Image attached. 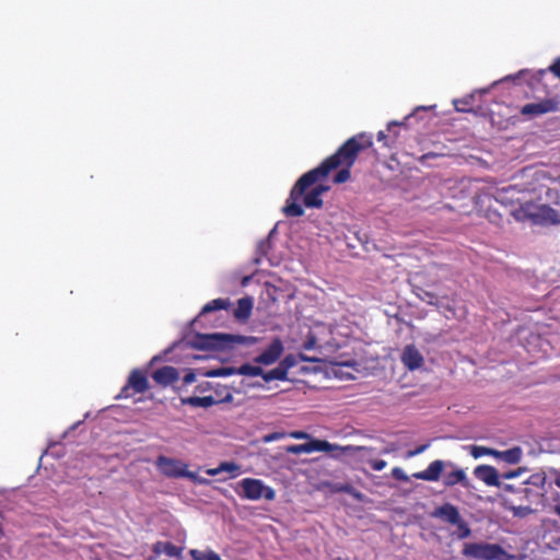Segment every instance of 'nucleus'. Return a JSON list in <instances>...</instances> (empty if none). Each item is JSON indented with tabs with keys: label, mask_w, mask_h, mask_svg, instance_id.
Instances as JSON below:
<instances>
[{
	"label": "nucleus",
	"mask_w": 560,
	"mask_h": 560,
	"mask_svg": "<svg viewBox=\"0 0 560 560\" xmlns=\"http://www.w3.org/2000/svg\"><path fill=\"white\" fill-rule=\"evenodd\" d=\"M164 545H165L164 541H158L156 544H154L153 552L156 553V555H160L161 552H163L164 551Z\"/></svg>",
	"instance_id": "a18cd8bd"
},
{
	"label": "nucleus",
	"mask_w": 560,
	"mask_h": 560,
	"mask_svg": "<svg viewBox=\"0 0 560 560\" xmlns=\"http://www.w3.org/2000/svg\"><path fill=\"white\" fill-rule=\"evenodd\" d=\"M463 555L478 560H503L506 551L498 544L471 542L465 546Z\"/></svg>",
	"instance_id": "423d86ee"
},
{
	"label": "nucleus",
	"mask_w": 560,
	"mask_h": 560,
	"mask_svg": "<svg viewBox=\"0 0 560 560\" xmlns=\"http://www.w3.org/2000/svg\"><path fill=\"white\" fill-rule=\"evenodd\" d=\"M373 145L372 136L361 132L348 139L334 154L326 158L317 167L303 174L294 184L290 196L283 207V213L288 218H298L304 214L299 203L300 197L311 186L326 179L328 175L340 168L334 177L335 184H343L350 179V168L355 163L360 152Z\"/></svg>",
	"instance_id": "f257e3e1"
},
{
	"label": "nucleus",
	"mask_w": 560,
	"mask_h": 560,
	"mask_svg": "<svg viewBox=\"0 0 560 560\" xmlns=\"http://www.w3.org/2000/svg\"><path fill=\"white\" fill-rule=\"evenodd\" d=\"M261 377L266 383H269V382L276 381V380L277 381H287L288 374L284 372V370L278 363V365L275 369H272L270 371H264V373L261 374Z\"/></svg>",
	"instance_id": "5701e85b"
},
{
	"label": "nucleus",
	"mask_w": 560,
	"mask_h": 560,
	"mask_svg": "<svg viewBox=\"0 0 560 560\" xmlns=\"http://www.w3.org/2000/svg\"><path fill=\"white\" fill-rule=\"evenodd\" d=\"M401 126H402V122H398V121H390V122H388V125H387V132L390 136V139L385 141V147L386 148H393L397 143V140H398V137H399L397 128H399Z\"/></svg>",
	"instance_id": "a878e982"
},
{
	"label": "nucleus",
	"mask_w": 560,
	"mask_h": 560,
	"mask_svg": "<svg viewBox=\"0 0 560 560\" xmlns=\"http://www.w3.org/2000/svg\"><path fill=\"white\" fill-rule=\"evenodd\" d=\"M182 384L179 386L185 387L189 384H192L196 381V374L194 372H188L184 375V377L180 380Z\"/></svg>",
	"instance_id": "4c0bfd02"
},
{
	"label": "nucleus",
	"mask_w": 560,
	"mask_h": 560,
	"mask_svg": "<svg viewBox=\"0 0 560 560\" xmlns=\"http://www.w3.org/2000/svg\"><path fill=\"white\" fill-rule=\"evenodd\" d=\"M431 155H432V154H423L422 160H425V159H428V158H429V156H431Z\"/></svg>",
	"instance_id": "5fc2aeb1"
},
{
	"label": "nucleus",
	"mask_w": 560,
	"mask_h": 560,
	"mask_svg": "<svg viewBox=\"0 0 560 560\" xmlns=\"http://www.w3.org/2000/svg\"><path fill=\"white\" fill-rule=\"evenodd\" d=\"M255 340L253 337H245L240 335L230 334H206L196 335L195 339L190 342L191 347L199 350H228L233 348L234 345H247Z\"/></svg>",
	"instance_id": "39448f33"
},
{
	"label": "nucleus",
	"mask_w": 560,
	"mask_h": 560,
	"mask_svg": "<svg viewBox=\"0 0 560 560\" xmlns=\"http://www.w3.org/2000/svg\"><path fill=\"white\" fill-rule=\"evenodd\" d=\"M328 190V186H324L322 184H318L314 188H312L308 192L306 190L304 194L300 197V199L303 197V203L306 208H322L323 207V199L322 195Z\"/></svg>",
	"instance_id": "f3484780"
},
{
	"label": "nucleus",
	"mask_w": 560,
	"mask_h": 560,
	"mask_svg": "<svg viewBox=\"0 0 560 560\" xmlns=\"http://www.w3.org/2000/svg\"><path fill=\"white\" fill-rule=\"evenodd\" d=\"M280 366L284 370V372L288 374L289 370L294 368L298 364V358L290 353L287 354L280 362Z\"/></svg>",
	"instance_id": "2f4dec72"
},
{
	"label": "nucleus",
	"mask_w": 560,
	"mask_h": 560,
	"mask_svg": "<svg viewBox=\"0 0 560 560\" xmlns=\"http://www.w3.org/2000/svg\"><path fill=\"white\" fill-rule=\"evenodd\" d=\"M400 360L409 371L418 370L424 363L423 355L415 345H407L404 348Z\"/></svg>",
	"instance_id": "4468645a"
},
{
	"label": "nucleus",
	"mask_w": 560,
	"mask_h": 560,
	"mask_svg": "<svg viewBox=\"0 0 560 560\" xmlns=\"http://www.w3.org/2000/svg\"><path fill=\"white\" fill-rule=\"evenodd\" d=\"M253 310V299L249 296L242 298L237 301V306L233 315L238 320H246L249 318Z\"/></svg>",
	"instance_id": "a211bd4d"
},
{
	"label": "nucleus",
	"mask_w": 560,
	"mask_h": 560,
	"mask_svg": "<svg viewBox=\"0 0 560 560\" xmlns=\"http://www.w3.org/2000/svg\"><path fill=\"white\" fill-rule=\"evenodd\" d=\"M546 72H547L546 70H542V71H540V74L544 75V74H546Z\"/></svg>",
	"instance_id": "13d9d810"
},
{
	"label": "nucleus",
	"mask_w": 560,
	"mask_h": 560,
	"mask_svg": "<svg viewBox=\"0 0 560 560\" xmlns=\"http://www.w3.org/2000/svg\"><path fill=\"white\" fill-rule=\"evenodd\" d=\"M559 107V101L556 98H544L537 103H528L521 107L520 113L529 118L538 117L548 113L556 112Z\"/></svg>",
	"instance_id": "9d476101"
},
{
	"label": "nucleus",
	"mask_w": 560,
	"mask_h": 560,
	"mask_svg": "<svg viewBox=\"0 0 560 560\" xmlns=\"http://www.w3.org/2000/svg\"><path fill=\"white\" fill-rule=\"evenodd\" d=\"M233 374H236V368H220L207 372V376L210 377L230 376Z\"/></svg>",
	"instance_id": "7c9ffc66"
},
{
	"label": "nucleus",
	"mask_w": 560,
	"mask_h": 560,
	"mask_svg": "<svg viewBox=\"0 0 560 560\" xmlns=\"http://www.w3.org/2000/svg\"><path fill=\"white\" fill-rule=\"evenodd\" d=\"M189 555L192 560H221V557L213 550L190 549Z\"/></svg>",
	"instance_id": "393cba45"
},
{
	"label": "nucleus",
	"mask_w": 560,
	"mask_h": 560,
	"mask_svg": "<svg viewBox=\"0 0 560 560\" xmlns=\"http://www.w3.org/2000/svg\"><path fill=\"white\" fill-rule=\"evenodd\" d=\"M545 476L542 474H534L532 475L526 483L528 485H535V486H542L545 483Z\"/></svg>",
	"instance_id": "f704fd0d"
},
{
	"label": "nucleus",
	"mask_w": 560,
	"mask_h": 560,
	"mask_svg": "<svg viewBox=\"0 0 560 560\" xmlns=\"http://www.w3.org/2000/svg\"><path fill=\"white\" fill-rule=\"evenodd\" d=\"M395 450V447L393 446H387L385 448H383L380 453L381 454H389L390 452H393Z\"/></svg>",
	"instance_id": "49530a36"
},
{
	"label": "nucleus",
	"mask_w": 560,
	"mask_h": 560,
	"mask_svg": "<svg viewBox=\"0 0 560 560\" xmlns=\"http://www.w3.org/2000/svg\"><path fill=\"white\" fill-rule=\"evenodd\" d=\"M180 400H182L183 405H188L191 407H202V408H208V407H211V406L218 404V399H215L211 395L203 396V397L190 396V397L182 398Z\"/></svg>",
	"instance_id": "aec40b11"
},
{
	"label": "nucleus",
	"mask_w": 560,
	"mask_h": 560,
	"mask_svg": "<svg viewBox=\"0 0 560 560\" xmlns=\"http://www.w3.org/2000/svg\"><path fill=\"white\" fill-rule=\"evenodd\" d=\"M511 511L513 512L514 516H526L533 512V509L530 506H511Z\"/></svg>",
	"instance_id": "473e14b6"
},
{
	"label": "nucleus",
	"mask_w": 560,
	"mask_h": 560,
	"mask_svg": "<svg viewBox=\"0 0 560 560\" xmlns=\"http://www.w3.org/2000/svg\"><path fill=\"white\" fill-rule=\"evenodd\" d=\"M152 380L162 387L172 386L175 390L182 392V386H178L179 373L176 368L164 365L152 373Z\"/></svg>",
	"instance_id": "9b49d317"
},
{
	"label": "nucleus",
	"mask_w": 560,
	"mask_h": 560,
	"mask_svg": "<svg viewBox=\"0 0 560 560\" xmlns=\"http://www.w3.org/2000/svg\"><path fill=\"white\" fill-rule=\"evenodd\" d=\"M313 345H314V339L308 340L305 345V349H311L313 347Z\"/></svg>",
	"instance_id": "8fccbe9b"
},
{
	"label": "nucleus",
	"mask_w": 560,
	"mask_h": 560,
	"mask_svg": "<svg viewBox=\"0 0 560 560\" xmlns=\"http://www.w3.org/2000/svg\"><path fill=\"white\" fill-rule=\"evenodd\" d=\"M504 489H505L506 491H514V487H513L512 485H505V486H504Z\"/></svg>",
	"instance_id": "864d4df0"
},
{
	"label": "nucleus",
	"mask_w": 560,
	"mask_h": 560,
	"mask_svg": "<svg viewBox=\"0 0 560 560\" xmlns=\"http://www.w3.org/2000/svg\"><path fill=\"white\" fill-rule=\"evenodd\" d=\"M149 388L147 375L139 369L130 372L126 385L120 389L116 399L130 398L136 394H143Z\"/></svg>",
	"instance_id": "1a4fd4ad"
},
{
	"label": "nucleus",
	"mask_w": 560,
	"mask_h": 560,
	"mask_svg": "<svg viewBox=\"0 0 560 560\" xmlns=\"http://www.w3.org/2000/svg\"><path fill=\"white\" fill-rule=\"evenodd\" d=\"M443 475V485L446 488L462 485L468 488L469 480L463 468L456 467L452 462H444L435 459L429 464L427 469L412 474V477L418 480L435 482L439 481Z\"/></svg>",
	"instance_id": "7ed1b4c3"
},
{
	"label": "nucleus",
	"mask_w": 560,
	"mask_h": 560,
	"mask_svg": "<svg viewBox=\"0 0 560 560\" xmlns=\"http://www.w3.org/2000/svg\"><path fill=\"white\" fill-rule=\"evenodd\" d=\"M163 552L166 556H168V557L180 559L182 558L183 548L182 547H177L173 542L165 541L164 551Z\"/></svg>",
	"instance_id": "c756f323"
},
{
	"label": "nucleus",
	"mask_w": 560,
	"mask_h": 560,
	"mask_svg": "<svg viewBox=\"0 0 560 560\" xmlns=\"http://www.w3.org/2000/svg\"><path fill=\"white\" fill-rule=\"evenodd\" d=\"M207 388H214L210 383H206Z\"/></svg>",
	"instance_id": "6e6d98bb"
},
{
	"label": "nucleus",
	"mask_w": 560,
	"mask_h": 560,
	"mask_svg": "<svg viewBox=\"0 0 560 560\" xmlns=\"http://www.w3.org/2000/svg\"><path fill=\"white\" fill-rule=\"evenodd\" d=\"M432 517L439 518L444 523L454 525L459 522V517L462 516L458 509L452 503H444L434 509L432 512Z\"/></svg>",
	"instance_id": "2eb2a0df"
},
{
	"label": "nucleus",
	"mask_w": 560,
	"mask_h": 560,
	"mask_svg": "<svg viewBox=\"0 0 560 560\" xmlns=\"http://www.w3.org/2000/svg\"><path fill=\"white\" fill-rule=\"evenodd\" d=\"M284 436H285V433H283V432H272L270 434L265 435L262 440H264V442L269 443V442L278 441Z\"/></svg>",
	"instance_id": "e433bc0d"
},
{
	"label": "nucleus",
	"mask_w": 560,
	"mask_h": 560,
	"mask_svg": "<svg viewBox=\"0 0 560 560\" xmlns=\"http://www.w3.org/2000/svg\"><path fill=\"white\" fill-rule=\"evenodd\" d=\"M495 451L497 450L489 448V447H486V446H479V445H471L470 446V455L474 458H479V457H482V456H486V455H490V456H493L495 458Z\"/></svg>",
	"instance_id": "cd10ccee"
},
{
	"label": "nucleus",
	"mask_w": 560,
	"mask_h": 560,
	"mask_svg": "<svg viewBox=\"0 0 560 560\" xmlns=\"http://www.w3.org/2000/svg\"><path fill=\"white\" fill-rule=\"evenodd\" d=\"M332 560H349V559H342L341 557L334 558Z\"/></svg>",
	"instance_id": "4d7b16f0"
},
{
	"label": "nucleus",
	"mask_w": 560,
	"mask_h": 560,
	"mask_svg": "<svg viewBox=\"0 0 560 560\" xmlns=\"http://www.w3.org/2000/svg\"><path fill=\"white\" fill-rule=\"evenodd\" d=\"M247 386L249 387H264L262 384H260L259 382H255V383H252V384H247Z\"/></svg>",
	"instance_id": "09e8293b"
},
{
	"label": "nucleus",
	"mask_w": 560,
	"mask_h": 560,
	"mask_svg": "<svg viewBox=\"0 0 560 560\" xmlns=\"http://www.w3.org/2000/svg\"><path fill=\"white\" fill-rule=\"evenodd\" d=\"M155 465L160 472L168 478H189L194 479L195 474L189 471L188 465L180 459L171 458L160 455L156 458Z\"/></svg>",
	"instance_id": "6e6552de"
},
{
	"label": "nucleus",
	"mask_w": 560,
	"mask_h": 560,
	"mask_svg": "<svg viewBox=\"0 0 560 560\" xmlns=\"http://www.w3.org/2000/svg\"><path fill=\"white\" fill-rule=\"evenodd\" d=\"M421 300L424 301L425 303H428L429 305H434V306L438 305V298L432 292L424 291L423 295L421 296Z\"/></svg>",
	"instance_id": "c9c22d12"
},
{
	"label": "nucleus",
	"mask_w": 560,
	"mask_h": 560,
	"mask_svg": "<svg viewBox=\"0 0 560 560\" xmlns=\"http://www.w3.org/2000/svg\"><path fill=\"white\" fill-rule=\"evenodd\" d=\"M553 512L560 517V504L555 505Z\"/></svg>",
	"instance_id": "3c124183"
},
{
	"label": "nucleus",
	"mask_w": 560,
	"mask_h": 560,
	"mask_svg": "<svg viewBox=\"0 0 560 560\" xmlns=\"http://www.w3.org/2000/svg\"><path fill=\"white\" fill-rule=\"evenodd\" d=\"M386 462L383 459H374L370 462V466L375 471H381L386 467Z\"/></svg>",
	"instance_id": "58836bf2"
},
{
	"label": "nucleus",
	"mask_w": 560,
	"mask_h": 560,
	"mask_svg": "<svg viewBox=\"0 0 560 560\" xmlns=\"http://www.w3.org/2000/svg\"><path fill=\"white\" fill-rule=\"evenodd\" d=\"M525 470H526L525 468H517L515 470H511V471L504 472L502 475V478H504V479L516 478V477H518L522 474V471H525Z\"/></svg>",
	"instance_id": "a19ab883"
},
{
	"label": "nucleus",
	"mask_w": 560,
	"mask_h": 560,
	"mask_svg": "<svg viewBox=\"0 0 560 560\" xmlns=\"http://www.w3.org/2000/svg\"><path fill=\"white\" fill-rule=\"evenodd\" d=\"M264 369L260 365H253L249 363L242 364L236 368V374L246 376H261Z\"/></svg>",
	"instance_id": "b1692460"
},
{
	"label": "nucleus",
	"mask_w": 560,
	"mask_h": 560,
	"mask_svg": "<svg viewBox=\"0 0 560 560\" xmlns=\"http://www.w3.org/2000/svg\"><path fill=\"white\" fill-rule=\"evenodd\" d=\"M390 139V136L388 135V132H385L383 130L378 131L377 133V140L383 142V145L385 147V141L386 140H389Z\"/></svg>",
	"instance_id": "c03bdc74"
},
{
	"label": "nucleus",
	"mask_w": 560,
	"mask_h": 560,
	"mask_svg": "<svg viewBox=\"0 0 560 560\" xmlns=\"http://www.w3.org/2000/svg\"><path fill=\"white\" fill-rule=\"evenodd\" d=\"M520 492L524 493L527 497L530 493V490L527 487H525V488H521Z\"/></svg>",
	"instance_id": "de8ad7c7"
},
{
	"label": "nucleus",
	"mask_w": 560,
	"mask_h": 560,
	"mask_svg": "<svg viewBox=\"0 0 560 560\" xmlns=\"http://www.w3.org/2000/svg\"><path fill=\"white\" fill-rule=\"evenodd\" d=\"M372 447L368 446H354V445H346L340 446L338 444H331L325 440L312 439L307 443L303 444H293L287 447V452L290 454L299 455V454H310L313 452H337L332 454V457H338L340 454H355L359 452H372Z\"/></svg>",
	"instance_id": "20e7f679"
},
{
	"label": "nucleus",
	"mask_w": 560,
	"mask_h": 560,
	"mask_svg": "<svg viewBox=\"0 0 560 560\" xmlns=\"http://www.w3.org/2000/svg\"><path fill=\"white\" fill-rule=\"evenodd\" d=\"M523 451L520 446H514L506 451H495V458L508 464H518L522 459Z\"/></svg>",
	"instance_id": "6ab92c4d"
},
{
	"label": "nucleus",
	"mask_w": 560,
	"mask_h": 560,
	"mask_svg": "<svg viewBox=\"0 0 560 560\" xmlns=\"http://www.w3.org/2000/svg\"><path fill=\"white\" fill-rule=\"evenodd\" d=\"M240 485L242 488L240 495L242 498L253 501H257L262 498L267 501H272L276 498V491L272 488L265 486V483L259 479L245 478Z\"/></svg>",
	"instance_id": "0eeeda50"
},
{
	"label": "nucleus",
	"mask_w": 560,
	"mask_h": 560,
	"mask_svg": "<svg viewBox=\"0 0 560 560\" xmlns=\"http://www.w3.org/2000/svg\"><path fill=\"white\" fill-rule=\"evenodd\" d=\"M230 307V302L226 299H214L210 302H208L201 310L200 316L206 315L208 313L220 311V310H228Z\"/></svg>",
	"instance_id": "412c9836"
},
{
	"label": "nucleus",
	"mask_w": 560,
	"mask_h": 560,
	"mask_svg": "<svg viewBox=\"0 0 560 560\" xmlns=\"http://www.w3.org/2000/svg\"><path fill=\"white\" fill-rule=\"evenodd\" d=\"M454 526H456V536L458 539H465L471 535V529L469 525L463 520V517H459V522L455 523Z\"/></svg>",
	"instance_id": "c85d7f7f"
},
{
	"label": "nucleus",
	"mask_w": 560,
	"mask_h": 560,
	"mask_svg": "<svg viewBox=\"0 0 560 560\" xmlns=\"http://www.w3.org/2000/svg\"><path fill=\"white\" fill-rule=\"evenodd\" d=\"M392 476L399 481L407 482L409 481V477L405 474V471L400 467H395L392 470Z\"/></svg>",
	"instance_id": "72a5a7b5"
},
{
	"label": "nucleus",
	"mask_w": 560,
	"mask_h": 560,
	"mask_svg": "<svg viewBox=\"0 0 560 560\" xmlns=\"http://www.w3.org/2000/svg\"><path fill=\"white\" fill-rule=\"evenodd\" d=\"M293 439L302 440V439H308L310 435L303 431H293L289 434Z\"/></svg>",
	"instance_id": "37998d69"
},
{
	"label": "nucleus",
	"mask_w": 560,
	"mask_h": 560,
	"mask_svg": "<svg viewBox=\"0 0 560 560\" xmlns=\"http://www.w3.org/2000/svg\"><path fill=\"white\" fill-rule=\"evenodd\" d=\"M283 351L282 340L276 337L261 353L254 358V362L260 365H271L281 358Z\"/></svg>",
	"instance_id": "ddd939ff"
},
{
	"label": "nucleus",
	"mask_w": 560,
	"mask_h": 560,
	"mask_svg": "<svg viewBox=\"0 0 560 560\" xmlns=\"http://www.w3.org/2000/svg\"><path fill=\"white\" fill-rule=\"evenodd\" d=\"M214 392H215L214 398L218 399V402H230L233 400L232 393L228 385L217 384Z\"/></svg>",
	"instance_id": "bb28decb"
},
{
	"label": "nucleus",
	"mask_w": 560,
	"mask_h": 560,
	"mask_svg": "<svg viewBox=\"0 0 560 560\" xmlns=\"http://www.w3.org/2000/svg\"><path fill=\"white\" fill-rule=\"evenodd\" d=\"M474 475L477 479L485 482L487 486L500 487V478L498 470L491 465H479L474 469Z\"/></svg>",
	"instance_id": "dca6fc26"
},
{
	"label": "nucleus",
	"mask_w": 560,
	"mask_h": 560,
	"mask_svg": "<svg viewBox=\"0 0 560 560\" xmlns=\"http://www.w3.org/2000/svg\"><path fill=\"white\" fill-rule=\"evenodd\" d=\"M459 103H463V102H462V101H459V102H456V103H455L456 109H457L458 112H466V109H465L464 107H458V104H459Z\"/></svg>",
	"instance_id": "603ef678"
},
{
	"label": "nucleus",
	"mask_w": 560,
	"mask_h": 560,
	"mask_svg": "<svg viewBox=\"0 0 560 560\" xmlns=\"http://www.w3.org/2000/svg\"><path fill=\"white\" fill-rule=\"evenodd\" d=\"M530 197L518 203V208L511 211L513 218L518 222L530 221L537 223L540 220L539 207L534 203Z\"/></svg>",
	"instance_id": "f8f14e48"
},
{
	"label": "nucleus",
	"mask_w": 560,
	"mask_h": 560,
	"mask_svg": "<svg viewBox=\"0 0 560 560\" xmlns=\"http://www.w3.org/2000/svg\"><path fill=\"white\" fill-rule=\"evenodd\" d=\"M222 471L230 472L232 477H236L241 474V466L233 462H223L218 468L209 470L208 474L214 476Z\"/></svg>",
	"instance_id": "4be33fe9"
},
{
	"label": "nucleus",
	"mask_w": 560,
	"mask_h": 560,
	"mask_svg": "<svg viewBox=\"0 0 560 560\" xmlns=\"http://www.w3.org/2000/svg\"><path fill=\"white\" fill-rule=\"evenodd\" d=\"M428 444H422V445H419L417 446L415 450H409L407 452V457L410 458V457H415L421 453H423L427 448H428Z\"/></svg>",
	"instance_id": "ea45409f"
},
{
	"label": "nucleus",
	"mask_w": 560,
	"mask_h": 560,
	"mask_svg": "<svg viewBox=\"0 0 560 560\" xmlns=\"http://www.w3.org/2000/svg\"><path fill=\"white\" fill-rule=\"evenodd\" d=\"M549 71H551L555 75L560 79V58L557 59L550 67Z\"/></svg>",
	"instance_id": "79ce46f5"
},
{
	"label": "nucleus",
	"mask_w": 560,
	"mask_h": 560,
	"mask_svg": "<svg viewBox=\"0 0 560 560\" xmlns=\"http://www.w3.org/2000/svg\"><path fill=\"white\" fill-rule=\"evenodd\" d=\"M520 178V183L497 189L494 194L495 201L505 206L523 202L545 186L542 182L547 178V173L544 170L529 166L521 171Z\"/></svg>",
	"instance_id": "f03ea898"
}]
</instances>
